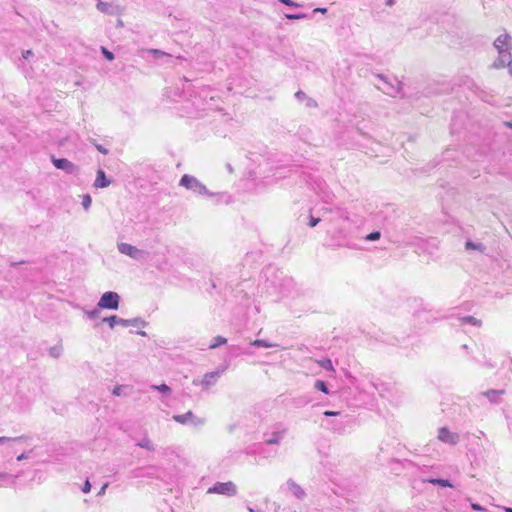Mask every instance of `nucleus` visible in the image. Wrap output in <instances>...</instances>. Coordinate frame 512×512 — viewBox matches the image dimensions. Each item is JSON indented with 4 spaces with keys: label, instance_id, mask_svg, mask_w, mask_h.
<instances>
[{
    "label": "nucleus",
    "instance_id": "obj_1",
    "mask_svg": "<svg viewBox=\"0 0 512 512\" xmlns=\"http://www.w3.org/2000/svg\"><path fill=\"white\" fill-rule=\"evenodd\" d=\"M179 185L191 191L197 196H208L216 198V203H220L221 199L224 196L223 193L210 192L199 179L189 174H184L181 177Z\"/></svg>",
    "mask_w": 512,
    "mask_h": 512
},
{
    "label": "nucleus",
    "instance_id": "obj_2",
    "mask_svg": "<svg viewBox=\"0 0 512 512\" xmlns=\"http://www.w3.org/2000/svg\"><path fill=\"white\" fill-rule=\"evenodd\" d=\"M288 428L282 423H276L271 427V431L264 433V442L267 445H279L287 435Z\"/></svg>",
    "mask_w": 512,
    "mask_h": 512
},
{
    "label": "nucleus",
    "instance_id": "obj_3",
    "mask_svg": "<svg viewBox=\"0 0 512 512\" xmlns=\"http://www.w3.org/2000/svg\"><path fill=\"white\" fill-rule=\"evenodd\" d=\"M173 420L182 425H189L195 428L202 427L206 423V419L203 417L196 416L192 411H188L184 414L174 415Z\"/></svg>",
    "mask_w": 512,
    "mask_h": 512
},
{
    "label": "nucleus",
    "instance_id": "obj_4",
    "mask_svg": "<svg viewBox=\"0 0 512 512\" xmlns=\"http://www.w3.org/2000/svg\"><path fill=\"white\" fill-rule=\"evenodd\" d=\"M207 493L220 494L231 497L237 494V486L232 481L216 482L207 490Z\"/></svg>",
    "mask_w": 512,
    "mask_h": 512
},
{
    "label": "nucleus",
    "instance_id": "obj_5",
    "mask_svg": "<svg viewBox=\"0 0 512 512\" xmlns=\"http://www.w3.org/2000/svg\"><path fill=\"white\" fill-rule=\"evenodd\" d=\"M120 296L113 291H107L102 294L97 304L98 308L117 310L119 307Z\"/></svg>",
    "mask_w": 512,
    "mask_h": 512
},
{
    "label": "nucleus",
    "instance_id": "obj_6",
    "mask_svg": "<svg viewBox=\"0 0 512 512\" xmlns=\"http://www.w3.org/2000/svg\"><path fill=\"white\" fill-rule=\"evenodd\" d=\"M493 45L500 55L507 53L508 56H511L512 42L508 33L499 35Z\"/></svg>",
    "mask_w": 512,
    "mask_h": 512
},
{
    "label": "nucleus",
    "instance_id": "obj_7",
    "mask_svg": "<svg viewBox=\"0 0 512 512\" xmlns=\"http://www.w3.org/2000/svg\"><path fill=\"white\" fill-rule=\"evenodd\" d=\"M117 248L120 253L127 255L134 260H142L145 256L144 251L128 243H118Z\"/></svg>",
    "mask_w": 512,
    "mask_h": 512
},
{
    "label": "nucleus",
    "instance_id": "obj_8",
    "mask_svg": "<svg viewBox=\"0 0 512 512\" xmlns=\"http://www.w3.org/2000/svg\"><path fill=\"white\" fill-rule=\"evenodd\" d=\"M438 440L449 445H457L460 441L458 433L450 431L447 427H441L438 430Z\"/></svg>",
    "mask_w": 512,
    "mask_h": 512
},
{
    "label": "nucleus",
    "instance_id": "obj_9",
    "mask_svg": "<svg viewBox=\"0 0 512 512\" xmlns=\"http://www.w3.org/2000/svg\"><path fill=\"white\" fill-rule=\"evenodd\" d=\"M220 375H221V371H213V372L206 373L201 380L194 379L193 385H201L203 387V389H208L217 383Z\"/></svg>",
    "mask_w": 512,
    "mask_h": 512
},
{
    "label": "nucleus",
    "instance_id": "obj_10",
    "mask_svg": "<svg viewBox=\"0 0 512 512\" xmlns=\"http://www.w3.org/2000/svg\"><path fill=\"white\" fill-rule=\"evenodd\" d=\"M52 162L57 169L63 170L68 174H74L78 170L77 166L66 158L52 157Z\"/></svg>",
    "mask_w": 512,
    "mask_h": 512
},
{
    "label": "nucleus",
    "instance_id": "obj_11",
    "mask_svg": "<svg viewBox=\"0 0 512 512\" xmlns=\"http://www.w3.org/2000/svg\"><path fill=\"white\" fill-rule=\"evenodd\" d=\"M287 489L291 494L299 500H303L306 497L304 489L298 485L294 480L288 479L286 482Z\"/></svg>",
    "mask_w": 512,
    "mask_h": 512
},
{
    "label": "nucleus",
    "instance_id": "obj_12",
    "mask_svg": "<svg viewBox=\"0 0 512 512\" xmlns=\"http://www.w3.org/2000/svg\"><path fill=\"white\" fill-rule=\"evenodd\" d=\"M378 78H380L386 84V87L383 88L384 93L391 95V96H396L401 92L400 82L396 81V85L391 84L387 81L386 77H384L383 75H380V74L378 75Z\"/></svg>",
    "mask_w": 512,
    "mask_h": 512
},
{
    "label": "nucleus",
    "instance_id": "obj_13",
    "mask_svg": "<svg viewBox=\"0 0 512 512\" xmlns=\"http://www.w3.org/2000/svg\"><path fill=\"white\" fill-rule=\"evenodd\" d=\"M504 394H505V390H503V389H499V390L490 389V390H487V391L481 393V395L486 397L489 400V402H491V403H498L499 402L498 398Z\"/></svg>",
    "mask_w": 512,
    "mask_h": 512
},
{
    "label": "nucleus",
    "instance_id": "obj_14",
    "mask_svg": "<svg viewBox=\"0 0 512 512\" xmlns=\"http://www.w3.org/2000/svg\"><path fill=\"white\" fill-rule=\"evenodd\" d=\"M110 180L106 177L105 172L102 169L97 171V176L94 182L96 188H106L110 185Z\"/></svg>",
    "mask_w": 512,
    "mask_h": 512
},
{
    "label": "nucleus",
    "instance_id": "obj_15",
    "mask_svg": "<svg viewBox=\"0 0 512 512\" xmlns=\"http://www.w3.org/2000/svg\"><path fill=\"white\" fill-rule=\"evenodd\" d=\"M103 322H107L109 327L113 329L115 325H121L122 327H127V319L119 318L116 315H111L109 317H105Z\"/></svg>",
    "mask_w": 512,
    "mask_h": 512
},
{
    "label": "nucleus",
    "instance_id": "obj_16",
    "mask_svg": "<svg viewBox=\"0 0 512 512\" xmlns=\"http://www.w3.org/2000/svg\"><path fill=\"white\" fill-rule=\"evenodd\" d=\"M510 57L511 56H508L507 53H504L502 55L499 54V57L493 62L492 66L496 69L508 67Z\"/></svg>",
    "mask_w": 512,
    "mask_h": 512
},
{
    "label": "nucleus",
    "instance_id": "obj_17",
    "mask_svg": "<svg viewBox=\"0 0 512 512\" xmlns=\"http://www.w3.org/2000/svg\"><path fill=\"white\" fill-rule=\"evenodd\" d=\"M465 248L467 250H477L481 253H484L485 250H486V247L485 245H483L482 243H474L473 241L471 240H467L466 243H465Z\"/></svg>",
    "mask_w": 512,
    "mask_h": 512
},
{
    "label": "nucleus",
    "instance_id": "obj_18",
    "mask_svg": "<svg viewBox=\"0 0 512 512\" xmlns=\"http://www.w3.org/2000/svg\"><path fill=\"white\" fill-rule=\"evenodd\" d=\"M428 482L433 485H439L441 487H453L451 482L447 479L432 478V479H429Z\"/></svg>",
    "mask_w": 512,
    "mask_h": 512
},
{
    "label": "nucleus",
    "instance_id": "obj_19",
    "mask_svg": "<svg viewBox=\"0 0 512 512\" xmlns=\"http://www.w3.org/2000/svg\"><path fill=\"white\" fill-rule=\"evenodd\" d=\"M251 345L252 346H255V347H264V348H271V347H276L277 344H274V343H270L266 340H263V339H256L254 341L251 342Z\"/></svg>",
    "mask_w": 512,
    "mask_h": 512
},
{
    "label": "nucleus",
    "instance_id": "obj_20",
    "mask_svg": "<svg viewBox=\"0 0 512 512\" xmlns=\"http://www.w3.org/2000/svg\"><path fill=\"white\" fill-rule=\"evenodd\" d=\"M227 343V339L222 336H216L213 338L211 344L209 345L210 349H215L221 345H224Z\"/></svg>",
    "mask_w": 512,
    "mask_h": 512
},
{
    "label": "nucleus",
    "instance_id": "obj_21",
    "mask_svg": "<svg viewBox=\"0 0 512 512\" xmlns=\"http://www.w3.org/2000/svg\"><path fill=\"white\" fill-rule=\"evenodd\" d=\"M63 353V347L62 345H55L49 349V354L53 358H59Z\"/></svg>",
    "mask_w": 512,
    "mask_h": 512
},
{
    "label": "nucleus",
    "instance_id": "obj_22",
    "mask_svg": "<svg viewBox=\"0 0 512 512\" xmlns=\"http://www.w3.org/2000/svg\"><path fill=\"white\" fill-rule=\"evenodd\" d=\"M317 363L327 371H334V367L330 358H324L322 360H318Z\"/></svg>",
    "mask_w": 512,
    "mask_h": 512
},
{
    "label": "nucleus",
    "instance_id": "obj_23",
    "mask_svg": "<svg viewBox=\"0 0 512 512\" xmlns=\"http://www.w3.org/2000/svg\"><path fill=\"white\" fill-rule=\"evenodd\" d=\"M127 323H128L127 327H129V326H134V327L146 326V322L140 317H137L134 319H127Z\"/></svg>",
    "mask_w": 512,
    "mask_h": 512
},
{
    "label": "nucleus",
    "instance_id": "obj_24",
    "mask_svg": "<svg viewBox=\"0 0 512 512\" xmlns=\"http://www.w3.org/2000/svg\"><path fill=\"white\" fill-rule=\"evenodd\" d=\"M314 387H315V389H317L325 394L330 393L327 383L323 380H316Z\"/></svg>",
    "mask_w": 512,
    "mask_h": 512
},
{
    "label": "nucleus",
    "instance_id": "obj_25",
    "mask_svg": "<svg viewBox=\"0 0 512 512\" xmlns=\"http://www.w3.org/2000/svg\"><path fill=\"white\" fill-rule=\"evenodd\" d=\"M152 388L167 396L171 394V388L166 384L153 385Z\"/></svg>",
    "mask_w": 512,
    "mask_h": 512
},
{
    "label": "nucleus",
    "instance_id": "obj_26",
    "mask_svg": "<svg viewBox=\"0 0 512 512\" xmlns=\"http://www.w3.org/2000/svg\"><path fill=\"white\" fill-rule=\"evenodd\" d=\"M137 446L150 451L154 450V446L148 438H143L141 441L137 443Z\"/></svg>",
    "mask_w": 512,
    "mask_h": 512
},
{
    "label": "nucleus",
    "instance_id": "obj_27",
    "mask_svg": "<svg viewBox=\"0 0 512 512\" xmlns=\"http://www.w3.org/2000/svg\"><path fill=\"white\" fill-rule=\"evenodd\" d=\"M92 203V198L89 194L82 195V206L87 211L89 210Z\"/></svg>",
    "mask_w": 512,
    "mask_h": 512
},
{
    "label": "nucleus",
    "instance_id": "obj_28",
    "mask_svg": "<svg viewBox=\"0 0 512 512\" xmlns=\"http://www.w3.org/2000/svg\"><path fill=\"white\" fill-rule=\"evenodd\" d=\"M381 232L380 231H373L365 236L366 241H376L380 239Z\"/></svg>",
    "mask_w": 512,
    "mask_h": 512
},
{
    "label": "nucleus",
    "instance_id": "obj_29",
    "mask_svg": "<svg viewBox=\"0 0 512 512\" xmlns=\"http://www.w3.org/2000/svg\"><path fill=\"white\" fill-rule=\"evenodd\" d=\"M25 438H26L25 436H19V437H14V438L0 437V443L19 442V441L24 440Z\"/></svg>",
    "mask_w": 512,
    "mask_h": 512
},
{
    "label": "nucleus",
    "instance_id": "obj_30",
    "mask_svg": "<svg viewBox=\"0 0 512 512\" xmlns=\"http://www.w3.org/2000/svg\"><path fill=\"white\" fill-rule=\"evenodd\" d=\"M96 7L97 9L100 11V12H103V13H108L109 12V8H110V5L106 2H102V1H99L97 4H96Z\"/></svg>",
    "mask_w": 512,
    "mask_h": 512
},
{
    "label": "nucleus",
    "instance_id": "obj_31",
    "mask_svg": "<svg viewBox=\"0 0 512 512\" xmlns=\"http://www.w3.org/2000/svg\"><path fill=\"white\" fill-rule=\"evenodd\" d=\"M463 321L466 322V323L472 324L474 326H480L481 325V321L476 319L473 316H466V317L463 318Z\"/></svg>",
    "mask_w": 512,
    "mask_h": 512
},
{
    "label": "nucleus",
    "instance_id": "obj_32",
    "mask_svg": "<svg viewBox=\"0 0 512 512\" xmlns=\"http://www.w3.org/2000/svg\"><path fill=\"white\" fill-rule=\"evenodd\" d=\"M285 17L290 20H298V19H304L307 17V14L305 13H297V14H286Z\"/></svg>",
    "mask_w": 512,
    "mask_h": 512
},
{
    "label": "nucleus",
    "instance_id": "obj_33",
    "mask_svg": "<svg viewBox=\"0 0 512 512\" xmlns=\"http://www.w3.org/2000/svg\"><path fill=\"white\" fill-rule=\"evenodd\" d=\"M99 309H100V308H98V307H97V308H95V309H93V310L85 311V313H86V315H87V317H88V318H90V319H95V318H97V317L99 316V314H100V310H99Z\"/></svg>",
    "mask_w": 512,
    "mask_h": 512
},
{
    "label": "nucleus",
    "instance_id": "obj_34",
    "mask_svg": "<svg viewBox=\"0 0 512 512\" xmlns=\"http://www.w3.org/2000/svg\"><path fill=\"white\" fill-rule=\"evenodd\" d=\"M101 51H102L103 56L107 60L112 61L114 59V54L111 51H109L107 48L101 47Z\"/></svg>",
    "mask_w": 512,
    "mask_h": 512
},
{
    "label": "nucleus",
    "instance_id": "obj_35",
    "mask_svg": "<svg viewBox=\"0 0 512 512\" xmlns=\"http://www.w3.org/2000/svg\"><path fill=\"white\" fill-rule=\"evenodd\" d=\"M150 53L155 57V58H160L162 56H166L167 54L161 50H158V49H152L150 50Z\"/></svg>",
    "mask_w": 512,
    "mask_h": 512
},
{
    "label": "nucleus",
    "instance_id": "obj_36",
    "mask_svg": "<svg viewBox=\"0 0 512 512\" xmlns=\"http://www.w3.org/2000/svg\"><path fill=\"white\" fill-rule=\"evenodd\" d=\"M123 390H124V386H122V385H117V386H115V387H114V389H113L112 393H113V395H115V396H121V395H122V393H123Z\"/></svg>",
    "mask_w": 512,
    "mask_h": 512
},
{
    "label": "nucleus",
    "instance_id": "obj_37",
    "mask_svg": "<svg viewBox=\"0 0 512 512\" xmlns=\"http://www.w3.org/2000/svg\"><path fill=\"white\" fill-rule=\"evenodd\" d=\"M295 97L298 101H304L306 100L307 95L303 91L299 90L295 93Z\"/></svg>",
    "mask_w": 512,
    "mask_h": 512
},
{
    "label": "nucleus",
    "instance_id": "obj_38",
    "mask_svg": "<svg viewBox=\"0 0 512 512\" xmlns=\"http://www.w3.org/2000/svg\"><path fill=\"white\" fill-rule=\"evenodd\" d=\"M284 5L291 6V7H299L300 4L293 2L292 0H278Z\"/></svg>",
    "mask_w": 512,
    "mask_h": 512
},
{
    "label": "nucleus",
    "instance_id": "obj_39",
    "mask_svg": "<svg viewBox=\"0 0 512 512\" xmlns=\"http://www.w3.org/2000/svg\"><path fill=\"white\" fill-rule=\"evenodd\" d=\"M91 491V483L90 481L87 479L85 482H84V485L82 487V492L83 493H89Z\"/></svg>",
    "mask_w": 512,
    "mask_h": 512
},
{
    "label": "nucleus",
    "instance_id": "obj_40",
    "mask_svg": "<svg viewBox=\"0 0 512 512\" xmlns=\"http://www.w3.org/2000/svg\"><path fill=\"white\" fill-rule=\"evenodd\" d=\"M95 145V148L102 154L104 155H107L109 153L108 149H106L103 145L101 144H94Z\"/></svg>",
    "mask_w": 512,
    "mask_h": 512
},
{
    "label": "nucleus",
    "instance_id": "obj_41",
    "mask_svg": "<svg viewBox=\"0 0 512 512\" xmlns=\"http://www.w3.org/2000/svg\"><path fill=\"white\" fill-rule=\"evenodd\" d=\"M320 221H321V219L319 217L311 216L310 221H309V226L315 227Z\"/></svg>",
    "mask_w": 512,
    "mask_h": 512
},
{
    "label": "nucleus",
    "instance_id": "obj_42",
    "mask_svg": "<svg viewBox=\"0 0 512 512\" xmlns=\"http://www.w3.org/2000/svg\"><path fill=\"white\" fill-rule=\"evenodd\" d=\"M323 414H324V416H326V417H334V416H338V415H340V412H339V411H330V410H327V411H325Z\"/></svg>",
    "mask_w": 512,
    "mask_h": 512
},
{
    "label": "nucleus",
    "instance_id": "obj_43",
    "mask_svg": "<svg viewBox=\"0 0 512 512\" xmlns=\"http://www.w3.org/2000/svg\"><path fill=\"white\" fill-rule=\"evenodd\" d=\"M306 106L307 107H316L317 106V103L315 100H313L312 98H309L307 97L306 98Z\"/></svg>",
    "mask_w": 512,
    "mask_h": 512
},
{
    "label": "nucleus",
    "instance_id": "obj_44",
    "mask_svg": "<svg viewBox=\"0 0 512 512\" xmlns=\"http://www.w3.org/2000/svg\"><path fill=\"white\" fill-rule=\"evenodd\" d=\"M107 488H108V483L103 484V486L100 488L99 492L97 493V496H103L105 494Z\"/></svg>",
    "mask_w": 512,
    "mask_h": 512
},
{
    "label": "nucleus",
    "instance_id": "obj_45",
    "mask_svg": "<svg viewBox=\"0 0 512 512\" xmlns=\"http://www.w3.org/2000/svg\"><path fill=\"white\" fill-rule=\"evenodd\" d=\"M471 508L475 511H484L485 510L484 507H482L480 504H477V503L471 504Z\"/></svg>",
    "mask_w": 512,
    "mask_h": 512
},
{
    "label": "nucleus",
    "instance_id": "obj_46",
    "mask_svg": "<svg viewBox=\"0 0 512 512\" xmlns=\"http://www.w3.org/2000/svg\"><path fill=\"white\" fill-rule=\"evenodd\" d=\"M22 55H23L24 59H28L30 56L33 55V52L31 50H26V51L23 52Z\"/></svg>",
    "mask_w": 512,
    "mask_h": 512
},
{
    "label": "nucleus",
    "instance_id": "obj_47",
    "mask_svg": "<svg viewBox=\"0 0 512 512\" xmlns=\"http://www.w3.org/2000/svg\"><path fill=\"white\" fill-rule=\"evenodd\" d=\"M29 458V455L27 453H22L20 454L18 457H17V460L18 461H22V460H25V459H28Z\"/></svg>",
    "mask_w": 512,
    "mask_h": 512
},
{
    "label": "nucleus",
    "instance_id": "obj_48",
    "mask_svg": "<svg viewBox=\"0 0 512 512\" xmlns=\"http://www.w3.org/2000/svg\"><path fill=\"white\" fill-rule=\"evenodd\" d=\"M317 12L325 14L327 12V9L326 8H316L313 10V13H317Z\"/></svg>",
    "mask_w": 512,
    "mask_h": 512
},
{
    "label": "nucleus",
    "instance_id": "obj_49",
    "mask_svg": "<svg viewBox=\"0 0 512 512\" xmlns=\"http://www.w3.org/2000/svg\"><path fill=\"white\" fill-rule=\"evenodd\" d=\"M8 474L7 473H4V472H0V482L4 481L5 479L8 478Z\"/></svg>",
    "mask_w": 512,
    "mask_h": 512
},
{
    "label": "nucleus",
    "instance_id": "obj_50",
    "mask_svg": "<svg viewBox=\"0 0 512 512\" xmlns=\"http://www.w3.org/2000/svg\"><path fill=\"white\" fill-rule=\"evenodd\" d=\"M508 69H509V74L512 76V58L509 60Z\"/></svg>",
    "mask_w": 512,
    "mask_h": 512
},
{
    "label": "nucleus",
    "instance_id": "obj_51",
    "mask_svg": "<svg viewBox=\"0 0 512 512\" xmlns=\"http://www.w3.org/2000/svg\"><path fill=\"white\" fill-rule=\"evenodd\" d=\"M396 0H386L387 6H393L395 4Z\"/></svg>",
    "mask_w": 512,
    "mask_h": 512
},
{
    "label": "nucleus",
    "instance_id": "obj_52",
    "mask_svg": "<svg viewBox=\"0 0 512 512\" xmlns=\"http://www.w3.org/2000/svg\"><path fill=\"white\" fill-rule=\"evenodd\" d=\"M137 334L141 335V336H146V332L145 331H138Z\"/></svg>",
    "mask_w": 512,
    "mask_h": 512
},
{
    "label": "nucleus",
    "instance_id": "obj_53",
    "mask_svg": "<svg viewBox=\"0 0 512 512\" xmlns=\"http://www.w3.org/2000/svg\"><path fill=\"white\" fill-rule=\"evenodd\" d=\"M504 510H505V512H512V508L511 507H505Z\"/></svg>",
    "mask_w": 512,
    "mask_h": 512
},
{
    "label": "nucleus",
    "instance_id": "obj_54",
    "mask_svg": "<svg viewBox=\"0 0 512 512\" xmlns=\"http://www.w3.org/2000/svg\"><path fill=\"white\" fill-rule=\"evenodd\" d=\"M507 125L512 128V123H507Z\"/></svg>",
    "mask_w": 512,
    "mask_h": 512
}]
</instances>
